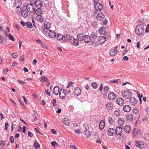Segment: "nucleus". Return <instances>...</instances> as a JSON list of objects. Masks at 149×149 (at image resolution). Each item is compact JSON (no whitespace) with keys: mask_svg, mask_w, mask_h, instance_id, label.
<instances>
[{"mask_svg":"<svg viewBox=\"0 0 149 149\" xmlns=\"http://www.w3.org/2000/svg\"><path fill=\"white\" fill-rule=\"evenodd\" d=\"M83 40L85 43H88L91 42V39L89 36L86 35L84 36V39Z\"/></svg>","mask_w":149,"mask_h":149,"instance_id":"16","label":"nucleus"},{"mask_svg":"<svg viewBox=\"0 0 149 149\" xmlns=\"http://www.w3.org/2000/svg\"><path fill=\"white\" fill-rule=\"evenodd\" d=\"M39 79L41 82H46L49 81L48 79L45 76H42L40 77Z\"/></svg>","mask_w":149,"mask_h":149,"instance_id":"27","label":"nucleus"},{"mask_svg":"<svg viewBox=\"0 0 149 149\" xmlns=\"http://www.w3.org/2000/svg\"><path fill=\"white\" fill-rule=\"evenodd\" d=\"M94 6L95 9L97 11H100L102 10L103 8L102 5L99 2H95Z\"/></svg>","mask_w":149,"mask_h":149,"instance_id":"3","label":"nucleus"},{"mask_svg":"<svg viewBox=\"0 0 149 149\" xmlns=\"http://www.w3.org/2000/svg\"><path fill=\"white\" fill-rule=\"evenodd\" d=\"M27 128L25 126H23V127L22 132L24 133H26V130Z\"/></svg>","mask_w":149,"mask_h":149,"instance_id":"62","label":"nucleus"},{"mask_svg":"<svg viewBox=\"0 0 149 149\" xmlns=\"http://www.w3.org/2000/svg\"><path fill=\"white\" fill-rule=\"evenodd\" d=\"M63 91L61 93V92L59 93V97L60 99H64L66 96V90L63 89Z\"/></svg>","mask_w":149,"mask_h":149,"instance_id":"17","label":"nucleus"},{"mask_svg":"<svg viewBox=\"0 0 149 149\" xmlns=\"http://www.w3.org/2000/svg\"><path fill=\"white\" fill-rule=\"evenodd\" d=\"M49 34L50 37L52 38H53L56 36V33L55 31L50 30L49 31Z\"/></svg>","mask_w":149,"mask_h":149,"instance_id":"26","label":"nucleus"},{"mask_svg":"<svg viewBox=\"0 0 149 149\" xmlns=\"http://www.w3.org/2000/svg\"><path fill=\"white\" fill-rule=\"evenodd\" d=\"M123 60L124 61H128L129 60V58L127 56H125L123 57Z\"/></svg>","mask_w":149,"mask_h":149,"instance_id":"59","label":"nucleus"},{"mask_svg":"<svg viewBox=\"0 0 149 149\" xmlns=\"http://www.w3.org/2000/svg\"><path fill=\"white\" fill-rule=\"evenodd\" d=\"M129 102L130 105L135 106L137 103V101L134 97H131L129 100Z\"/></svg>","mask_w":149,"mask_h":149,"instance_id":"9","label":"nucleus"},{"mask_svg":"<svg viewBox=\"0 0 149 149\" xmlns=\"http://www.w3.org/2000/svg\"><path fill=\"white\" fill-rule=\"evenodd\" d=\"M117 52L118 51H116L113 49H111L110 50L109 53L110 56H113L117 53Z\"/></svg>","mask_w":149,"mask_h":149,"instance_id":"31","label":"nucleus"},{"mask_svg":"<svg viewBox=\"0 0 149 149\" xmlns=\"http://www.w3.org/2000/svg\"><path fill=\"white\" fill-rule=\"evenodd\" d=\"M15 1L13 6L17 8H19L22 4L21 1V0H15Z\"/></svg>","mask_w":149,"mask_h":149,"instance_id":"10","label":"nucleus"},{"mask_svg":"<svg viewBox=\"0 0 149 149\" xmlns=\"http://www.w3.org/2000/svg\"><path fill=\"white\" fill-rule=\"evenodd\" d=\"M107 109L109 110H111L113 108V104L111 102H107L106 105Z\"/></svg>","mask_w":149,"mask_h":149,"instance_id":"23","label":"nucleus"},{"mask_svg":"<svg viewBox=\"0 0 149 149\" xmlns=\"http://www.w3.org/2000/svg\"><path fill=\"white\" fill-rule=\"evenodd\" d=\"M118 79H117L110 80V82L111 83H115L117 82V83H118Z\"/></svg>","mask_w":149,"mask_h":149,"instance_id":"49","label":"nucleus"},{"mask_svg":"<svg viewBox=\"0 0 149 149\" xmlns=\"http://www.w3.org/2000/svg\"><path fill=\"white\" fill-rule=\"evenodd\" d=\"M10 140L11 143H14V139L13 136H11L10 137Z\"/></svg>","mask_w":149,"mask_h":149,"instance_id":"54","label":"nucleus"},{"mask_svg":"<svg viewBox=\"0 0 149 149\" xmlns=\"http://www.w3.org/2000/svg\"><path fill=\"white\" fill-rule=\"evenodd\" d=\"M52 145L55 147H56L58 145V144L55 141H53L51 143Z\"/></svg>","mask_w":149,"mask_h":149,"instance_id":"48","label":"nucleus"},{"mask_svg":"<svg viewBox=\"0 0 149 149\" xmlns=\"http://www.w3.org/2000/svg\"><path fill=\"white\" fill-rule=\"evenodd\" d=\"M63 122L65 125H68L70 123V120L68 118H65L63 119Z\"/></svg>","mask_w":149,"mask_h":149,"instance_id":"33","label":"nucleus"},{"mask_svg":"<svg viewBox=\"0 0 149 149\" xmlns=\"http://www.w3.org/2000/svg\"><path fill=\"white\" fill-rule=\"evenodd\" d=\"M39 16V17L37 16L36 17V19L38 21L42 23L44 21V17L43 16L41 15Z\"/></svg>","mask_w":149,"mask_h":149,"instance_id":"29","label":"nucleus"},{"mask_svg":"<svg viewBox=\"0 0 149 149\" xmlns=\"http://www.w3.org/2000/svg\"><path fill=\"white\" fill-rule=\"evenodd\" d=\"M69 37V35L65 34L63 36V40L64 41L68 42Z\"/></svg>","mask_w":149,"mask_h":149,"instance_id":"37","label":"nucleus"},{"mask_svg":"<svg viewBox=\"0 0 149 149\" xmlns=\"http://www.w3.org/2000/svg\"><path fill=\"white\" fill-rule=\"evenodd\" d=\"M123 131V128L121 125L118 126L115 130V133L117 135H120Z\"/></svg>","mask_w":149,"mask_h":149,"instance_id":"4","label":"nucleus"},{"mask_svg":"<svg viewBox=\"0 0 149 149\" xmlns=\"http://www.w3.org/2000/svg\"><path fill=\"white\" fill-rule=\"evenodd\" d=\"M26 26L28 28L31 29L33 28L32 24L31 22H27L26 23Z\"/></svg>","mask_w":149,"mask_h":149,"instance_id":"38","label":"nucleus"},{"mask_svg":"<svg viewBox=\"0 0 149 149\" xmlns=\"http://www.w3.org/2000/svg\"><path fill=\"white\" fill-rule=\"evenodd\" d=\"M8 123L7 122H6L5 123V130H8Z\"/></svg>","mask_w":149,"mask_h":149,"instance_id":"56","label":"nucleus"},{"mask_svg":"<svg viewBox=\"0 0 149 149\" xmlns=\"http://www.w3.org/2000/svg\"><path fill=\"white\" fill-rule=\"evenodd\" d=\"M28 136L31 138L33 136V134L30 131H29L28 133Z\"/></svg>","mask_w":149,"mask_h":149,"instance_id":"51","label":"nucleus"},{"mask_svg":"<svg viewBox=\"0 0 149 149\" xmlns=\"http://www.w3.org/2000/svg\"><path fill=\"white\" fill-rule=\"evenodd\" d=\"M139 24L138 25H140L141 26L144 27V25L145 24V21H144L143 18H140L139 19Z\"/></svg>","mask_w":149,"mask_h":149,"instance_id":"30","label":"nucleus"},{"mask_svg":"<svg viewBox=\"0 0 149 149\" xmlns=\"http://www.w3.org/2000/svg\"><path fill=\"white\" fill-rule=\"evenodd\" d=\"M84 87L85 89L88 91L90 89V86L88 85V84L86 85Z\"/></svg>","mask_w":149,"mask_h":149,"instance_id":"63","label":"nucleus"},{"mask_svg":"<svg viewBox=\"0 0 149 149\" xmlns=\"http://www.w3.org/2000/svg\"><path fill=\"white\" fill-rule=\"evenodd\" d=\"M107 133L109 136H114L115 134V130L113 128H109L108 130Z\"/></svg>","mask_w":149,"mask_h":149,"instance_id":"14","label":"nucleus"},{"mask_svg":"<svg viewBox=\"0 0 149 149\" xmlns=\"http://www.w3.org/2000/svg\"><path fill=\"white\" fill-rule=\"evenodd\" d=\"M91 38L93 39H95L97 37V33L94 32H92L91 35Z\"/></svg>","mask_w":149,"mask_h":149,"instance_id":"35","label":"nucleus"},{"mask_svg":"<svg viewBox=\"0 0 149 149\" xmlns=\"http://www.w3.org/2000/svg\"><path fill=\"white\" fill-rule=\"evenodd\" d=\"M34 4L37 8H41L42 5V2L41 0H37Z\"/></svg>","mask_w":149,"mask_h":149,"instance_id":"13","label":"nucleus"},{"mask_svg":"<svg viewBox=\"0 0 149 149\" xmlns=\"http://www.w3.org/2000/svg\"><path fill=\"white\" fill-rule=\"evenodd\" d=\"M11 55L13 58H16L17 57V54L16 53H13L11 54Z\"/></svg>","mask_w":149,"mask_h":149,"instance_id":"50","label":"nucleus"},{"mask_svg":"<svg viewBox=\"0 0 149 149\" xmlns=\"http://www.w3.org/2000/svg\"><path fill=\"white\" fill-rule=\"evenodd\" d=\"M4 41L3 37L0 35V43H3Z\"/></svg>","mask_w":149,"mask_h":149,"instance_id":"57","label":"nucleus"},{"mask_svg":"<svg viewBox=\"0 0 149 149\" xmlns=\"http://www.w3.org/2000/svg\"><path fill=\"white\" fill-rule=\"evenodd\" d=\"M91 86L94 89L96 88L97 87V84L96 82H93L91 83Z\"/></svg>","mask_w":149,"mask_h":149,"instance_id":"43","label":"nucleus"},{"mask_svg":"<svg viewBox=\"0 0 149 149\" xmlns=\"http://www.w3.org/2000/svg\"><path fill=\"white\" fill-rule=\"evenodd\" d=\"M99 32L101 34L105 36H107L108 33L107 32L106 28L104 27H101L99 28Z\"/></svg>","mask_w":149,"mask_h":149,"instance_id":"7","label":"nucleus"},{"mask_svg":"<svg viewBox=\"0 0 149 149\" xmlns=\"http://www.w3.org/2000/svg\"><path fill=\"white\" fill-rule=\"evenodd\" d=\"M120 139H121V140H124L125 137V136L123 134H120Z\"/></svg>","mask_w":149,"mask_h":149,"instance_id":"52","label":"nucleus"},{"mask_svg":"<svg viewBox=\"0 0 149 149\" xmlns=\"http://www.w3.org/2000/svg\"><path fill=\"white\" fill-rule=\"evenodd\" d=\"M22 97H23V99H24V101L25 103V104H28V101L27 100V99L24 96H22Z\"/></svg>","mask_w":149,"mask_h":149,"instance_id":"64","label":"nucleus"},{"mask_svg":"<svg viewBox=\"0 0 149 149\" xmlns=\"http://www.w3.org/2000/svg\"><path fill=\"white\" fill-rule=\"evenodd\" d=\"M124 100L123 98L119 97L117 98L116 102L118 105L122 106L123 104Z\"/></svg>","mask_w":149,"mask_h":149,"instance_id":"15","label":"nucleus"},{"mask_svg":"<svg viewBox=\"0 0 149 149\" xmlns=\"http://www.w3.org/2000/svg\"><path fill=\"white\" fill-rule=\"evenodd\" d=\"M34 11H35L36 14L37 16H40L42 13V11L41 8H37L36 9H35V10Z\"/></svg>","mask_w":149,"mask_h":149,"instance_id":"19","label":"nucleus"},{"mask_svg":"<svg viewBox=\"0 0 149 149\" xmlns=\"http://www.w3.org/2000/svg\"><path fill=\"white\" fill-rule=\"evenodd\" d=\"M120 110L118 109L115 111L114 112V115L116 116H118L120 115Z\"/></svg>","mask_w":149,"mask_h":149,"instance_id":"41","label":"nucleus"},{"mask_svg":"<svg viewBox=\"0 0 149 149\" xmlns=\"http://www.w3.org/2000/svg\"><path fill=\"white\" fill-rule=\"evenodd\" d=\"M105 16L102 13H100L98 14L96 16L97 19L99 21H102L104 19Z\"/></svg>","mask_w":149,"mask_h":149,"instance_id":"6","label":"nucleus"},{"mask_svg":"<svg viewBox=\"0 0 149 149\" xmlns=\"http://www.w3.org/2000/svg\"><path fill=\"white\" fill-rule=\"evenodd\" d=\"M84 34L83 33H79L77 36V38L78 40L80 41L83 40L84 39Z\"/></svg>","mask_w":149,"mask_h":149,"instance_id":"21","label":"nucleus"},{"mask_svg":"<svg viewBox=\"0 0 149 149\" xmlns=\"http://www.w3.org/2000/svg\"><path fill=\"white\" fill-rule=\"evenodd\" d=\"M53 101L52 102V104H53V106H56V102L55 99H53Z\"/></svg>","mask_w":149,"mask_h":149,"instance_id":"58","label":"nucleus"},{"mask_svg":"<svg viewBox=\"0 0 149 149\" xmlns=\"http://www.w3.org/2000/svg\"><path fill=\"white\" fill-rule=\"evenodd\" d=\"M124 120L123 118H119L118 120V123L119 125L122 126L124 124Z\"/></svg>","mask_w":149,"mask_h":149,"instance_id":"28","label":"nucleus"},{"mask_svg":"<svg viewBox=\"0 0 149 149\" xmlns=\"http://www.w3.org/2000/svg\"><path fill=\"white\" fill-rule=\"evenodd\" d=\"M140 25H137L136 28L135 33L138 36L142 35L144 32V27L141 26Z\"/></svg>","mask_w":149,"mask_h":149,"instance_id":"1","label":"nucleus"},{"mask_svg":"<svg viewBox=\"0 0 149 149\" xmlns=\"http://www.w3.org/2000/svg\"><path fill=\"white\" fill-rule=\"evenodd\" d=\"M132 112L134 115H135V118H137L138 120L140 116L139 110L136 108H134L132 110Z\"/></svg>","mask_w":149,"mask_h":149,"instance_id":"5","label":"nucleus"},{"mask_svg":"<svg viewBox=\"0 0 149 149\" xmlns=\"http://www.w3.org/2000/svg\"><path fill=\"white\" fill-rule=\"evenodd\" d=\"M5 143L4 141L3 140L1 141L0 142V146H1L3 147L5 145Z\"/></svg>","mask_w":149,"mask_h":149,"instance_id":"53","label":"nucleus"},{"mask_svg":"<svg viewBox=\"0 0 149 149\" xmlns=\"http://www.w3.org/2000/svg\"><path fill=\"white\" fill-rule=\"evenodd\" d=\"M17 82L19 83L22 84V85H24V84H25V82H24L23 81H21V80L19 79H18L17 81Z\"/></svg>","mask_w":149,"mask_h":149,"instance_id":"61","label":"nucleus"},{"mask_svg":"<svg viewBox=\"0 0 149 149\" xmlns=\"http://www.w3.org/2000/svg\"><path fill=\"white\" fill-rule=\"evenodd\" d=\"M124 131L127 133H129L130 131L131 127L128 125H126L124 126L123 128Z\"/></svg>","mask_w":149,"mask_h":149,"instance_id":"25","label":"nucleus"},{"mask_svg":"<svg viewBox=\"0 0 149 149\" xmlns=\"http://www.w3.org/2000/svg\"><path fill=\"white\" fill-rule=\"evenodd\" d=\"M34 147L36 149H37L40 147V145L36 141H34Z\"/></svg>","mask_w":149,"mask_h":149,"instance_id":"42","label":"nucleus"},{"mask_svg":"<svg viewBox=\"0 0 149 149\" xmlns=\"http://www.w3.org/2000/svg\"><path fill=\"white\" fill-rule=\"evenodd\" d=\"M122 95L124 97H125L126 99H128L129 97L131 96L132 93L129 89L124 90Z\"/></svg>","mask_w":149,"mask_h":149,"instance_id":"2","label":"nucleus"},{"mask_svg":"<svg viewBox=\"0 0 149 149\" xmlns=\"http://www.w3.org/2000/svg\"><path fill=\"white\" fill-rule=\"evenodd\" d=\"M149 32V24H148L147 25V27L146 28V33H148Z\"/></svg>","mask_w":149,"mask_h":149,"instance_id":"60","label":"nucleus"},{"mask_svg":"<svg viewBox=\"0 0 149 149\" xmlns=\"http://www.w3.org/2000/svg\"><path fill=\"white\" fill-rule=\"evenodd\" d=\"M123 109L125 112H129L131 110V107L129 105H126L123 106Z\"/></svg>","mask_w":149,"mask_h":149,"instance_id":"18","label":"nucleus"},{"mask_svg":"<svg viewBox=\"0 0 149 149\" xmlns=\"http://www.w3.org/2000/svg\"><path fill=\"white\" fill-rule=\"evenodd\" d=\"M108 122L110 124L112 125L113 123L114 122V120L112 118L109 117L108 118Z\"/></svg>","mask_w":149,"mask_h":149,"instance_id":"40","label":"nucleus"},{"mask_svg":"<svg viewBox=\"0 0 149 149\" xmlns=\"http://www.w3.org/2000/svg\"><path fill=\"white\" fill-rule=\"evenodd\" d=\"M28 12L27 11H26L25 12H24V13H21V15L24 17H26L28 16Z\"/></svg>","mask_w":149,"mask_h":149,"instance_id":"44","label":"nucleus"},{"mask_svg":"<svg viewBox=\"0 0 149 149\" xmlns=\"http://www.w3.org/2000/svg\"><path fill=\"white\" fill-rule=\"evenodd\" d=\"M102 120L100 123L99 124V128L100 129L102 130L104 129V127L105 124L104 122H102Z\"/></svg>","mask_w":149,"mask_h":149,"instance_id":"34","label":"nucleus"},{"mask_svg":"<svg viewBox=\"0 0 149 149\" xmlns=\"http://www.w3.org/2000/svg\"><path fill=\"white\" fill-rule=\"evenodd\" d=\"M104 91L105 93H107L109 89V87L107 86H104Z\"/></svg>","mask_w":149,"mask_h":149,"instance_id":"45","label":"nucleus"},{"mask_svg":"<svg viewBox=\"0 0 149 149\" xmlns=\"http://www.w3.org/2000/svg\"><path fill=\"white\" fill-rule=\"evenodd\" d=\"M84 133L86 135H87V137H89V135L90 136V132L88 130H85L84 132Z\"/></svg>","mask_w":149,"mask_h":149,"instance_id":"46","label":"nucleus"},{"mask_svg":"<svg viewBox=\"0 0 149 149\" xmlns=\"http://www.w3.org/2000/svg\"><path fill=\"white\" fill-rule=\"evenodd\" d=\"M73 44L74 46H77L79 45L78 40L77 39L74 38L73 39Z\"/></svg>","mask_w":149,"mask_h":149,"instance_id":"39","label":"nucleus"},{"mask_svg":"<svg viewBox=\"0 0 149 149\" xmlns=\"http://www.w3.org/2000/svg\"><path fill=\"white\" fill-rule=\"evenodd\" d=\"M81 91L79 88L76 87L74 89V93L75 95L78 96L81 94Z\"/></svg>","mask_w":149,"mask_h":149,"instance_id":"12","label":"nucleus"},{"mask_svg":"<svg viewBox=\"0 0 149 149\" xmlns=\"http://www.w3.org/2000/svg\"><path fill=\"white\" fill-rule=\"evenodd\" d=\"M98 40L100 42V43L102 44L105 42L106 39L104 37L102 36H100L99 37Z\"/></svg>","mask_w":149,"mask_h":149,"instance_id":"24","label":"nucleus"},{"mask_svg":"<svg viewBox=\"0 0 149 149\" xmlns=\"http://www.w3.org/2000/svg\"><path fill=\"white\" fill-rule=\"evenodd\" d=\"M141 141H136L135 142V143L136 144V146L138 148H142V146L141 145Z\"/></svg>","mask_w":149,"mask_h":149,"instance_id":"32","label":"nucleus"},{"mask_svg":"<svg viewBox=\"0 0 149 149\" xmlns=\"http://www.w3.org/2000/svg\"><path fill=\"white\" fill-rule=\"evenodd\" d=\"M63 39V36L61 34H58L57 35L56 39L58 40H61Z\"/></svg>","mask_w":149,"mask_h":149,"instance_id":"36","label":"nucleus"},{"mask_svg":"<svg viewBox=\"0 0 149 149\" xmlns=\"http://www.w3.org/2000/svg\"><path fill=\"white\" fill-rule=\"evenodd\" d=\"M8 38L9 39L11 40L12 41H15V38H14L12 36V35L10 34L9 35Z\"/></svg>","mask_w":149,"mask_h":149,"instance_id":"47","label":"nucleus"},{"mask_svg":"<svg viewBox=\"0 0 149 149\" xmlns=\"http://www.w3.org/2000/svg\"><path fill=\"white\" fill-rule=\"evenodd\" d=\"M29 3L27 4L26 5V8L27 11L30 12H32L34 11L35 10V8H33L32 7L30 6L29 5Z\"/></svg>","mask_w":149,"mask_h":149,"instance_id":"20","label":"nucleus"},{"mask_svg":"<svg viewBox=\"0 0 149 149\" xmlns=\"http://www.w3.org/2000/svg\"><path fill=\"white\" fill-rule=\"evenodd\" d=\"M116 97V94L114 92L110 93L108 95V98L110 100H113Z\"/></svg>","mask_w":149,"mask_h":149,"instance_id":"11","label":"nucleus"},{"mask_svg":"<svg viewBox=\"0 0 149 149\" xmlns=\"http://www.w3.org/2000/svg\"><path fill=\"white\" fill-rule=\"evenodd\" d=\"M127 120L128 122L132 121L133 118V116L132 114H127L126 116Z\"/></svg>","mask_w":149,"mask_h":149,"instance_id":"22","label":"nucleus"},{"mask_svg":"<svg viewBox=\"0 0 149 149\" xmlns=\"http://www.w3.org/2000/svg\"><path fill=\"white\" fill-rule=\"evenodd\" d=\"M49 90L48 89H47L45 91V93L47 95H48L49 96H50V91H49Z\"/></svg>","mask_w":149,"mask_h":149,"instance_id":"55","label":"nucleus"},{"mask_svg":"<svg viewBox=\"0 0 149 149\" xmlns=\"http://www.w3.org/2000/svg\"><path fill=\"white\" fill-rule=\"evenodd\" d=\"M62 90L63 89H61L60 91H59L58 86H56L54 87L53 88V93L54 95H58L60 92L62 91Z\"/></svg>","mask_w":149,"mask_h":149,"instance_id":"8","label":"nucleus"}]
</instances>
